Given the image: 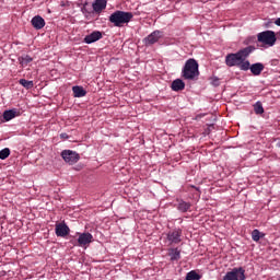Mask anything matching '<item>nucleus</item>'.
<instances>
[{
    "mask_svg": "<svg viewBox=\"0 0 280 280\" xmlns=\"http://www.w3.org/2000/svg\"><path fill=\"white\" fill-rule=\"evenodd\" d=\"M265 66L261 62L253 63L249 68L250 73L254 75H261V71H264Z\"/></svg>",
    "mask_w": 280,
    "mask_h": 280,
    "instance_id": "4468645a",
    "label": "nucleus"
},
{
    "mask_svg": "<svg viewBox=\"0 0 280 280\" xmlns=\"http://www.w3.org/2000/svg\"><path fill=\"white\" fill-rule=\"evenodd\" d=\"M20 65H22V67H27V65H30V62H32V60H34L32 57H30V55H25L24 57H20Z\"/></svg>",
    "mask_w": 280,
    "mask_h": 280,
    "instance_id": "412c9836",
    "label": "nucleus"
},
{
    "mask_svg": "<svg viewBox=\"0 0 280 280\" xmlns=\"http://www.w3.org/2000/svg\"><path fill=\"white\" fill-rule=\"evenodd\" d=\"M264 236H265V234L259 232V230H257V229L252 232V240L254 242H259L260 237H264Z\"/></svg>",
    "mask_w": 280,
    "mask_h": 280,
    "instance_id": "393cba45",
    "label": "nucleus"
},
{
    "mask_svg": "<svg viewBox=\"0 0 280 280\" xmlns=\"http://www.w3.org/2000/svg\"><path fill=\"white\" fill-rule=\"evenodd\" d=\"M237 67L238 69H241V71H248L250 70L252 65L250 61L244 59L240 61V65Z\"/></svg>",
    "mask_w": 280,
    "mask_h": 280,
    "instance_id": "aec40b11",
    "label": "nucleus"
},
{
    "mask_svg": "<svg viewBox=\"0 0 280 280\" xmlns=\"http://www.w3.org/2000/svg\"><path fill=\"white\" fill-rule=\"evenodd\" d=\"M198 75H200L198 61H196V59H188L182 70V78H184V80H196Z\"/></svg>",
    "mask_w": 280,
    "mask_h": 280,
    "instance_id": "7ed1b4c3",
    "label": "nucleus"
},
{
    "mask_svg": "<svg viewBox=\"0 0 280 280\" xmlns=\"http://www.w3.org/2000/svg\"><path fill=\"white\" fill-rule=\"evenodd\" d=\"M246 270L244 268H233L231 271H228L223 277V280H246Z\"/></svg>",
    "mask_w": 280,
    "mask_h": 280,
    "instance_id": "423d86ee",
    "label": "nucleus"
},
{
    "mask_svg": "<svg viewBox=\"0 0 280 280\" xmlns=\"http://www.w3.org/2000/svg\"><path fill=\"white\" fill-rule=\"evenodd\" d=\"M161 36V31H154L143 39V43L147 47H150V45L159 43Z\"/></svg>",
    "mask_w": 280,
    "mask_h": 280,
    "instance_id": "9b49d317",
    "label": "nucleus"
},
{
    "mask_svg": "<svg viewBox=\"0 0 280 280\" xmlns=\"http://www.w3.org/2000/svg\"><path fill=\"white\" fill-rule=\"evenodd\" d=\"M60 139H69V135L67 133H60Z\"/></svg>",
    "mask_w": 280,
    "mask_h": 280,
    "instance_id": "cd10ccee",
    "label": "nucleus"
},
{
    "mask_svg": "<svg viewBox=\"0 0 280 280\" xmlns=\"http://www.w3.org/2000/svg\"><path fill=\"white\" fill-rule=\"evenodd\" d=\"M255 51V46H247L235 54H229L225 57L228 67H240L241 60H246Z\"/></svg>",
    "mask_w": 280,
    "mask_h": 280,
    "instance_id": "f257e3e1",
    "label": "nucleus"
},
{
    "mask_svg": "<svg viewBox=\"0 0 280 280\" xmlns=\"http://www.w3.org/2000/svg\"><path fill=\"white\" fill-rule=\"evenodd\" d=\"M10 156V150L8 148H4L0 151V159L1 161H5Z\"/></svg>",
    "mask_w": 280,
    "mask_h": 280,
    "instance_id": "bb28decb",
    "label": "nucleus"
},
{
    "mask_svg": "<svg viewBox=\"0 0 280 280\" xmlns=\"http://www.w3.org/2000/svg\"><path fill=\"white\" fill-rule=\"evenodd\" d=\"M73 97H85L86 90L83 86L74 85L72 86Z\"/></svg>",
    "mask_w": 280,
    "mask_h": 280,
    "instance_id": "dca6fc26",
    "label": "nucleus"
},
{
    "mask_svg": "<svg viewBox=\"0 0 280 280\" xmlns=\"http://www.w3.org/2000/svg\"><path fill=\"white\" fill-rule=\"evenodd\" d=\"M79 235L78 238V246L84 247L89 246L93 242V234L86 232V233H77Z\"/></svg>",
    "mask_w": 280,
    "mask_h": 280,
    "instance_id": "1a4fd4ad",
    "label": "nucleus"
},
{
    "mask_svg": "<svg viewBox=\"0 0 280 280\" xmlns=\"http://www.w3.org/2000/svg\"><path fill=\"white\" fill-rule=\"evenodd\" d=\"M254 113L256 115H264V105H261V102H256L254 105Z\"/></svg>",
    "mask_w": 280,
    "mask_h": 280,
    "instance_id": "5701e85b",
    "label": "nucleus"
},
{
    "mask_svg": "<svg viewBox=\"0 0 280 280\" xmlns=\"http://www.w3.org/2000/svg\"><path fill=\"white\" fill-rule=\"evenodd\" d=\"M55 233L57 237H67L69 233H71V229H69V225L67 223H57L55 228Z\"/></svg>",
    "mask_w": 280,
    "mask_h": 280,
    "instance_id": "6e6552de",
    "label": "nucleus"
},
{
    "mask_svg": "<svg viewBox=\"0 0 280 280\" xmlns=\"http://www.w3.org/2000/svg\"><path fill=\"white\" fill-rule=\"evenodd\" d=\"M200 279H201L200 275H198V272H196L195 270L189 271L186 275V280H200Z\"/></svg>",
    "mask_w": 280,
    "mask_h": 280,
    "instance_id": "a878e982",
    "label": "nucleus"
},
{
    "mask_svg": "<svg viewBox=\"0 0 280 280\" xmlns=\"http://www.w3.org/2000/svg\"><path fill=\"white\" fill-rule=\"evenodd\" d=\"M182 237H183V230L180 228L170 230L166 233V240H167L170 246H172L174 244H180V242H183Z\"/></svg>",
    "mask_w": 280,
    "mask_h": 280,
    "instance_id": "39448f33",
    "label": "nucleus"
},
{
    "mask_svg": "<svg viewBox=\"0 0 280 280\" xmlns=\"http://www.w3.org/2000/svg\"><path fill=\"white\" fill-rule=\"evenodd\" d=\"M89 5V2H85L83 4V7L81 8V12L82 14H84L85 19H89V16H91V14H93V11H91V9L86 8Z\"/></svg>",
    "mask_w": 280,
    "mask_h": 280,
    "instance_id": "b1692460",
    "label": "nucleus"
},
{
    "mask_svg": "<svg viewBox=\"0 0 280 280\" xmlns=\"http://www.w3.org/2000/svg\"><path fill=\"white\" fill-rule=\"evenodd\" d=\"M277 148H280V141H279V142H277Z\"/></svg>",
    "mask_w": 280,
    "mask_h": 280,
    "instance_id": "7c9ffc66",
    "label": "nucleus"
},
{
    "mask_svg": "<svg viewBox=\"0 0 280 280\" xmlns=\"http://www.w3.org/2000/svg\"><path fill=\"white\" fill-rule=\"evenodd\" d=\"M172 91L178 92L185 90V81L183 79H176L171 84Z\"/></svg>",
    "mask_w": 280,
    "mask_h": 280,
    "instance_id": "2eb2a0df",
    "label": "nucleus"
},
{
    "mask_svg": "<svg viewBox=\"0 0 280 280\" xmlns=\"http://www.w3.org/2000/svg\"><path fill=\"white\" fill-rule=\"evenodd\" d=\"M168 257H171V261H178L180 259V249L178 247L168 249Z\"/></svg>",
    "mask_w": 280,
    "mask_h": 280,
    "instance_id": "f3484780",
    "label": "nucleus"
},
{
    "mask_svg": "<svg viewBox=\"0 0 280 280\" xmlns=\"http://www.w3.org/2000/svg\"><path fill=\"white\" fill-rule=\"evenodd\" d=\"M133 18L135 14H132V12L118 10L109 15V22L113 23L115 27H124V25L130 23V21H132Z\"/></svg>",
    "mask_w": 280,
    "mask_h": 280,
    "instance_id": "f03ea898",
    "label": "nucleus"
},
{
    "mask_svg": "<svg viewBox=\"0 0 280 280\" xmlns=\"http://www.w3.org/2000/svg\"><path fill=\"white\" fill-rule=\"evenodd\" d=\"M70 244H72L73 246H78V241H75V240H70Z\"/></svg>",
    "mask_w": 280,
    "mask_h": 280,
    "instance_id": "c85d7f7f",
    "label": "nucleus"
},
{
    "mask_svg": "<svg viewBox=\"0 0 280 280\" xmlns=\"http://www.w3.org/2000/svg\"><path fill=\"white\" fill-rule=\"evenodd\" d=\"M103 34L100 31H93L91 34L86 35L83 39L85 45H92V43H97V40H102Z\"/></svg>",
    "mask_w": 280,
    "mask_h": 280,
    "instance_id": "9d476101",
    "label": "nucleus"
},
{
    "mask_svg": "<svg viewBox=\"0 0 280 280\" xmlns=\"http://www.w3.org/2000/svg\"><path fill=\"white\" fill-rule=\"evenodd\" d=\"M257 38L258 43L267 45V47H275V43H277V35L273 31H264L258 33Z\"/></svg>",
    "mask_w": 280,
    "mask_h": 280,
    "instance_id": "20e7f679",
    "label": "nucleus"
},
{
    "mask_svg": "<svg viewBox=\"0 0 280 280\" xmlns=\"http://www.w3.org/2000/svg\"><path fill=\"white\" fill-rule=\"evenodd\" d=\"M106 0H95L93 3H92V8L93 10L100 14V12H102L103 10H106Z\"/></svg>",
    "mask_w": 280,
    "mask_h": 280,
    "instance_id": "ddd939ff",
    "label": "nucleus"
},
{
    "mask_svg": "<svg viewBox=\"0 0 280 280\" xmlns=\"http://www.w3.org/2000/svg\"><path fill=\"white\" fill-rule=\"evenodd\" d=\"M31 24L34 27V30H43V27H45V19H43V16L40 15H35L31 20Z\"/></svg>",
    "mask_w": 280,
    "mask_h": 280,
    "instance_id": "f8f14e48",
    "label": "nucleus"
},
{
    "mask_svg": "<svg viewBox=\"0 0 280 280\" xmlns=\"http://www.w3.org/2000/svg\"><path fill=\"white\" fill-rule=\"evenodd\" d=\"M61 156L69 165H75L80 161V154L72 150H63Z\"/></svg>",
    "mask_w": 280,
    "mask_h": 280,
    "instance_id": "0eeeda50",
    "label": "nucleus"
},
{
    "mask_svg": "<svg viewBox=\"0 0 280 280\" xmlns=\"http://www.w3.org/2000/svg\"><path fill=\"white\" fill-rule=\"evenodd\" d=\"M2 117L4 121H11V119H14V117H16V109L4 110Z\"/></svg>",
    "mask_w": 280,
    "mask_h": 280,
    "instance_id": "6ab92c4d",
    "label": "nucleus"
},
{
    "mask_svg": "<svg viewBox=\"0 0 280 280\" xmlns=\"http://www.w3.org/2000/svg\"><path fill=\"white\" fill-rule=\"evenodd\" d=\"M275 24L278 25V27H280V18H278V19L275 21Z\"/></svg>",
    "mask_w": 280,
    "mask_h": 280,
    "instance_id": "c756f323",
    "label": "nucleus"
},
{
    "mask_svg": "<svg viewBox=\"0 0 280 280\" xmlns=\"http://www.w3.org/2000/svg\"><path fill=\"white\" fill-rule=\"evenodd\" d=\"M19 83L24 86V89H34V81H27L25 79H20Z\"/></svg>",
    "mask_w": 280,
    "mask_h": 280,
    "instance_id": "4be33fe9",
    "label": "nucleus"
},
{
    "mask_svg": "<svg viewBox=\"0 0 280 280\" xmlns=\"http://www.w3.org/2000/svg\"><path fill=\"white\" fill-rule=\"evenodd\" d=\"M178 211L182 213H187L189 209H191V203L185 200H179L177 206Z\"/></svg>",
    "mask_w": 280,
    "mask_h": 280,
    "instance_id": "a211bd4d",
    "label": "nucleus"
}]
</instances>
